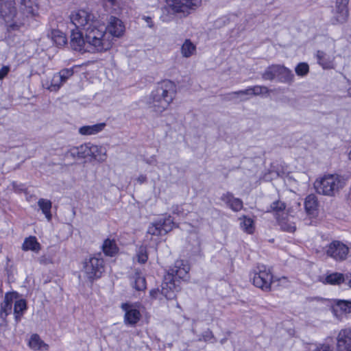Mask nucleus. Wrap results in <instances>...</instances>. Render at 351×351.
<instances>
[{"label":"nucleus","instance_id":"4d7b16f0","mask_svg":"<svg viewBox=\"0 0 351 351\" xmlns=\"http://www.w3.org/2000/svg\"><path fill=\"white\" fill-rule=\"evenodd\" d=\"M248 95H239V98L237 99V101H245L247 100H248L249 97H247ZM249 97H250L249 95Z\"/></svg>","mask_w":351,"mask_h":351},{"label":"nucleus","instance_id":"b1692460","mask_svg":"<svg viewBox=\"0 0 351 351\" xmlns=\"http://www.w3.org/2000/svg\"><path fill=\"white\" fill-rule=\"evenodd\" d=\"M106 127L105 123H97L92 125H84L79 129L82 135H93L101 132Z\"/></svg>","mask_w":351,"mask_h":351},{"label":"nucleus","instance_id":"7ed1b4c3","mask_svg":"<svg viewBox=\"0 0 351 351\" xmlns=\"http://www.w3.org/2000/svg\"><path fill=\"white\" fill-rule=\"evenodd\" d=\"M346 179L339 174H327L316 180L314 187L317 193L326 196H335L346 186Z\"/></svg>","mask_w":351,"mask_h":351},{"label":"nucleus","instance_id":"58836bf2","mask_svg":"<svg viewBox=\"0 0 351 351\" xmlns=\"http://www.w3.org/2000/svg\"><path fill=\"white\" fill-rule=\"evenodd\" d=\"M65 159H81L77 147H73L64 153Z\"/></svg>","mask_w":351,"mask_h":351},{"label":"nucleus","instance_id":"603ef678","mask_svg":"<svg viewBox=\"0 0 351 351\" xmlns=\"http://www.w3.org/2000/svg\"><path fill=\"white\" fill-rule=\"evenodd\" d=\"M10 67L9 66H2L0 68V80L3 79L9 73Z\"/></svg>","mask_w":351,"mask_h":351},{"label":"nucleus","instance_id":"c756f323","mask_svg":"<svg viewBox=\"0 0 351 351\" xmlns=\"http://www.w3.org/2000/svg\"><path fill=\"white\" fill-rule=\"evenodd\" d=\"M279 65L280 64H272L266 68L261 74L262 79L263 80L272 81L278 78Z\"/></svg>","mask_w":351,"mask_h":351},{"label":"nucleus","instance_id":"39448f33","mask_svg":"<svg viewBox=\"0 0 351 351\" xmlns=\"http://www.w3.org/2000/svg\"><path fill=\"white\" fill-rule=\"evenodd\" d=\"M83 265L85 277L90 282L100 278L104 272V261L101 254L85 259Z\"/></svg>","mask_w":351,"mask_h":351},{"label":"nucleus","instance_id":"dca6fc26","mask_svg":"<svg viewBox=\"0 0 351 351\" xmlns=\"http://www.w3.org/2000/svg\"><path fill=\"white\" fill-rule=\"evenodd\" d=\"M106 27V32L110 36V38L112 40L114 37H121L125 31V26L123 22L114 16H110L108 25Z\"/></svg>","mask_w":351,"mask_h":351},{"label":"nucleus","instance_id":"37998d69","mask_svg":"<svg viewBox=\"0 0 351 351\" xmlns=\"http://www.w3.org/2000/svg\"><path fill=\"white\" fill-rule=\"evenodd\" d=\"M198 341H203L205 342H207V341L214 342V341H215V336H214L213 332L211 330H210L209 329H208L200 335L199 338L198 339Z\"/></svg>","mask_w":351,"mask_h":351},{"label":"nucleus","instance_id":"13d9d810","mask_svg":"<svg viewBox=\"0 0 351 351\" xmlns=\"http://www.w3.org/2000/svg\"><path fill=\"white\" fill-rule=\"evenodd\" d=\"M23 315V314H21V313L14 314L15 320H16V322H19L21 320V318Z\"/></svg>","mask_w":351,"mask_h":351},{"label":"nucleus","instance_id":"f257e3e1","mask_svg":"<svg viewBox=\"0 0 351 351\" xmlns=\"http://www.w3.org/2000/svg\"><path fill=\"white\" fill-rule=\"evenodd\" d=\"M176 93V86L173 82L168 80L162 81L149 95L147 101L149 108L157 114H161L173 102Z\"/></svg>","mask_w":351,"mask_h":351},{"label":"nucleus","instance_id":"a18cd8bd","mask_svg":"<svg viewBox=\"0 0 351 351\" xmlns=\"http://www.w3.org/2000/svg\"><path fill=\"white\" fill-rule=\"evenodd\" d=\"M244 90H240L237 91L230 92L224 95V99L226 101H237L239 95H245Z\"/></svg>","mask_w":351,"mask_h":351},{"label":"nucleus","instance_id":"79ce46f5","mask_svg":"<svg viewBox=\"0 0 351 351\" xmlns=\"http://www.w3.org/2000/svg\"><path fill=\"white\" fill-rule=\"evenodd\" d=\"M136 258L139 263H145L148 258L145 247H141L136 253Z\"/></svg>","mask_w":351,"mask_h":351},{"label":"nucleus","instance_id":"e2e57ef3","mask_svg":"<svg viewBox=\"0 0 351 351\" xmlns=\"http://www.w3.org/2000/svg\"><path fill=\"white\" fill-rule=\"evenodd\" d=\"M348 286L351 288V280L348 282Z\"/></svg>","mask_w":351,"mask_h":351},{"label":"nucleus","instance_id":"49530a36","mask_svg":"<svg viewBox=\"0 0 351 351\" xmlns=\"http://www.w3.org/2000/svg\"><path fill=\"white\" fill-rule=\"evenodd\" d=\"M134 287L138 291L144 290L146 288L145 278L142 276H137L135 278Z\"/></svg>","mask_w":351,"mask_h":351},{"label":"nucleus","instance_id":"ddd939ff","mask_svg":"<svg viewBox=\"0 0 351 351\" xmlns=\"http://www.w3.org/2000/svg\"><path fill=\"white\" fill-rule=\"evenodd\" d=\"M190 267L188 263L183 260H177L174 265L169 269L167 275L173 276V279L178 278L186 280L189 278Z\"/></svg>","mask_w":351,"mask_h":351},{"label":"nucleus","instance_id":"3c124183","mask_svg":"<svg viewBox=\"0 0 351 351\" xmlns=\"http://www.w3.org/2000/svg\"><path fill=\"white\" fill-rule=\"evenodd\" d=\"M195 237V245L192 250L193 254H198L200 252V241L198 237L196 235H194Z\"/></svg>","mask_w":351,"mask_h":351},{"label":"nucleus","instance_id":"f3484780","mask_svg":"<svg viewBox=\"0 0 351 351\" xmlns=\"http://www.w3.org/2000/svg\"><path fill=\"white\" fill-rule=\"evenodd\" d=\"M70 44L72 49L75 51L81 53L88 52L86 36L84 38L80 31H71Z\"/></svg>","mask_w":351,"mask_h":351},{"label":"nucleus","instance_id":"bb28decb","mask_svg":"<svg viewBox=\"0 0 351 351\" xmlns=\"http://www.w3.org/2000/svg\"><path fill=\"white\" fill-rule=\"evenodd\" d=\"M317 62L323 69H330L332 67L333 58L322 51H317L316 54Z\"/></svg>","mask_w":351,"mask_h":351},{"label":"nucleus","instance_id":"1a4fd4ad","mask_svg":"<svg viewBox=\"0 0 351 351\" xmlns=\"http://www.w3.org/2000/svg\"><path fill=\"white\" fill-rule=\"evenodd\" d=\"M72 24L77 28H82L86 30V27L91 25L95 21H97V17L93 13L85 10H78L71 13L70 16Z\"/></svg>","mask_w":351,"mask_h":351},{"label":"nucleus","instance_id":"052dcab7","mask_svg":"<svg viewBox=\"0 0 351 351\" xmlns=\"http://www.w3.org/2000/svg\"><path fill=\"white\" fill-rule=\"evenodd\" d=\"M348 197H349L350 200H351V188H350V190L348 193Z\"/></svg>","mask_w":351,"mask_h":351},{"label":"nucleus","instance_id":"864d4df0","mask_svg":"<svg viewBox=\"0 0 351 351\" xmlns=\"http://www.w3.org/2000/svg\"><path fill=\"white\" fill-rule=\"evenodd\" d=\"M147 24V26L150 28H153L154 26V24L152 21V19L150 16H143L142 18Z\"/></svg>","mask_w":351,"mask_h":351},{"label":"nucleus","instance_id":"393cba45","mask_svg":"<svg viewBox=\"0 0 351 351\" xmlns=\"http://www.w3.org/2000/svg\"><path fill=\"white\" fill-rule=\"evenodd\" d=\"M28 345L31 349L35 351L41 350H48L49 349V346L37 334H34L31 336Z\"/></svg>","mask_w":351,"mask_h":351},{"label":"nucleus","instance_id":"c85d7f7f","mask_svg":"<svg viewBox=\"0 0 351 351\" xmlns=\"http://www.w3.org/2000/svg\"><path fill=\"white\" fill-rule=\"evenodd\" d=\"M104 253L108 256H113L118 252V247L114 239H106L103 243Z\"/></svg>","mask_w":351,"mask_h":351},{"label":"nucleus","instance_id":"69168bd1","mask_svg":"<svg viewBox=\"0 0 351 351\" xmlns=\"http://www.w3.org/2000/svg\"><path fill=\"white\" fill-rule=\"evenodd\" d=\"M1 293H2V291H1V290H0V295L1 294Z\"/></svg>","mask_w":351,"mask_h":351},{"label":"nucleus","instance_id":"4468645a","mask_svg":"<svg viewBox=\"0 0 351 351\" xmlns=\"http://www.w3.org/2000/svg\"><path fill=\"white\" fill-rule=\"evenodd\" d=\"M178 289L176 279L171 275H165L162 283L161 293L167 299L172 300L176 297V291Z\"/></svg>","mask_w":351,"mask_h":351},{"label":"nucleus","instance_id":"473e14b6","mask_svg":"<svg viewBox=\"0 0 351 351\" xmlns=\"http://www.w3.org/2000/svg\"><path fill=\"white\" fill-rule=\"evenodd\" d=\"M51 202L49 199L40 198L38 202V205L41 209L43 213L45 215L48 221L51 219Z\"/></svg>","mask_w":351,"mask_h":351},{"label":"nucleus","instance_id":"e433bc0d","mask_svg":"<svg viewBox=\"0 0 351 351\" xmlns=\"http://www.w3.org/2000/svg\"><path fill=\"white\" fill-rule=\"evenodd\" d=\"M345 280L344 276L340 273H333L328 275L324 281V283L330 285H339Z\"/></svg>","mask_w":351,"mask_h":351},{"label":"nucleus","instance_id":"a211bd4d","mask_svg":"<svg viewBox=\"0 0 351 351\" xmlns=\"http://www.w3.org/2000/svg\"><path fill=\"white\" fill-rule=\"evenodd\" d=\"M337 351H351V329L341 330L337 336Z\"/></svg>","mask_w":351,"mask_h":351},{"label":"nucleus","instance_id":"a19ab883","mask_svg":"<svg viewBox=\"0 0 351 351\" xmlns=\"http://www.w3.org/2000/svg\"><path fill=\"white\" fill-rule=\"evenodd\" d=\"M279 226L282 230L288 232H293L295 230V224L286 220L279 221Z\"/></svg>","mask_w":351,"mask_h":351},{"label":"nucleus","instance_id":"680f3d73","mask_svg":"<svg viewBox=\"0 0 351 351\" xmlns=\"http://www.w3.org/2000/svg\"><path fill=\"white\" fill-rule=\"evenodd\" d=\"M348 157H349V159L351 160V150L349 152Z\"/></svg>","mask_w":351,"mask_h":351},{"label":"nucleus","instance_id":"5fc2aeb1","mask_svg":"<svg viewBox=\"0 0 351 351\" xmlns=\"http://www.w3.org/2000/svg\"><path fill=\"white\" fill-rule=\"evenodd\" d=\"M136 180L137 182L139 183V184H143L144 182H145L147 181V177L145 175H140L137 178H136Z\"/></svg>","mask_w":351,"mask_h":351},{"label":"nucleus","instance_id":"aec40b11","mask_svg":"<svg viewBox=\"0 0 351 351\" xmlns=\"http://www.w3.org/2000/svg\"><path fill=\"white\" fill-rule=\"evenodd\" d=\"M20 14L25 17L35 16L38 13V6L36 0H21Z\"/></svg>","mask_w":351,"mask_h":351},{"label":"nucleus","instance_id":"0eeeda50","mask_svg":"<svg viewBox=\"0 0 351 351\" xmlns=\"http://www.w3.org/2000/svg\"><path fill=\"white\" fill-rule=\"evenodd\" d=\"M73 69H63L51 78L43 82V86L51 92H57L67 80L73 75Z\"/></svg>","mask_w":351,"mask_h":351},{"label":"nucleus","instance_id":"7c9ffc66","mask_svg":"<svg viewBox=\"0 0 351 351\" xmlns=\"http://www.w3.org/2000/svg\"><path fill=\"white\" fill-rule=\"evenodd\" d=\"M333 313L337 315L339 311L345 314L351 313V302L349 300H338L332 307Z\"/></svg>","mask_w":351,"mask_h":351},{"label":"nucleus","instance_id":"6e6552de","mask_svg":"<svg viewBox=\"0 0 351 351\" xmlns=\"http://www.w3.org/2000/svg\"><path fill=\"white\" fill-rule=\"evenodd\" d=\"M167 5L173 13L188 16L202 4V0H166Z\"/></svg>","mask_w":351,"mask_h":351},{"label":"nucleus","instance_id":"de8ad7c7","mask_svg":"<svg viewBox=\"0 0 351 351\" xmlns=\"http://www.w3.org/2000/svg\"><path fill=\"white\" fill-rule=\"evenodd\" d=\"M90 144H84L78 146L77 148L80 152V158H85L89 156L90 152Z\"/></svg>","mask_w":351,"mask_h":351},{"label":"nucleus","instance_id":"6e6d98bb","mask_svg":"<svg viewBox=\"0 0 351 351\" xmlns=\"http://www.w3.org/2000/svg\"><path fill=\"white\" fill-rule=\"evenodd\" d=\"M39 261L42 264H48L51 263V261L49 258H47L45 256L40 257Z\"/></svg>","mask_w":351,"mask_h":351},{"label":"nucleus","instance_id":"f704fd0d","mask_svg":"<svg viewBox=\"0 0 351 351\" xmlns=\"http://www.w3.org/2000/svg\"><path fill=\"white\" fill-rule=\"evenodd\" d=\"M239 219L241 220V228L248 234H252L254 230L253 220L245 215L240 217Z\"/></svg>","mask_w":351,"mask_h":351},{"label":"nucleus","instance_id":"cd10ccee","mask_svg":"<svg viewBox=\"0 0 351 351\" xmlns=\"http://www.w3.org/2000/svg\"><path fill=\"white\" fill-rule=\"evenodd\" d=\"M269 91L270 90L267 86L256 85L247 87L242 93H244L245 95H250L252 97L263 95L269 93Z\"/></svg>","mask_w":351,"mask_h":351},{"label":"nucleus","instance_id":"09e8293b","mask_svg":"<svg viewBox=\"0 0 351 351\" xmlns=\"http://www.w3.org/2000/svg\"><path fill=\"white\" fill-rule=\"evenodd\" d=\"M312 351H333L332 348L328 343H322L318 345Z\"/></svg>","mask_w":351,"mask_h":351},{"label":"nucleus","instance_id":"72a5a7b5","mask_svg":"<svg viewBox=\"0 0 351 351\" xmlns=\"http://www.w3.org/2000/svg\"><path fill=\"white\" fill-rule=\"evenodd\" d=\"M50 36L53 42L58 47L64 46L66 43V38L65 35L58 29L52 30Z\"/></svg>","mask_w":351,"mask_h":351},{"label":"nucleus","instance_id":"a878e982","mask_svg":"<svg viewBox=\"0 0 351 351\" xmlns=\"http://www.w3.org/2000/svg\"><path fill=\"white\" fill-rule=\"evenodd\" d=\"M278 81L282 83H291L293 81L294 75L288 68L279 65Z\"/></svg>","mask_w":351,"mask_h":351},{"label":"nucleus","instance_id":"5701e85b","mask_svg":"<svg viewBox=\"0 0 351 351\" xmlns=\"http://www.w3.org/2000/svg\"><path fill=\"white\" fill-rule=\"evenodd\" d=\"M41 245L38 242L37 239L34 236H30L25 238L23 245L22 250L23 251H32L34 252H38L40 250Z\"/></svg>","mask_w":351,"mask_h":351},{"label":"nucleus","instance_id":"bf43d9fd","mask_svg":"<svg viewBox=\"0 0 351 351\" xmlns=\"http://www.w3.org/2000/svg\"><path fill=\"white\" fill-rule=\"evenodd\" d=\"M348 95L351 97V86L347 90Z\"/></svg>","mask_w":351,"mask_h":351},{"label":"nucleus","instance_id":"4c0bfd02","mask_svg":"<svg viewBox=\"0 0 351 351\" xmlns=\"http://www.w3.org/2000/svg\"><path fill=\"white\" fill-rule=\"evenodd\" d=\"M27 309L26 301L23 299L18 300L14 303V314H23Z\"/></svg>","mask_w":351,"mask_h":351},{"label":"nucleus","instance_id":"f8f14e48","mask_svg":"<svg viewBox=\"0 0 351 351\" xmlns=\"http://www.w3.org/2000/svg\"><path fill=\"white\" fill-rule=\"evenodd\" d=\"M326 254L337 261H343L346 259L349 252V247L339 241H333L326 250Z\"/></svg>","mask_w":351,"mask_h":351},{"label":"nucleus","instance_id":"c9c22d12","mask_svg":"<svg viewBox=\"0 0 351 351\" xmlns=\"http://www.w3.org/2000/svg\"><path fill=\"white\" fill-rule=\"evenodd\" d=\"M195 50V45L190 40L186 39L182 46L181 53L184 57L189 58L194 53Z\"/></svg>","mask_w":351,"mask_h":351},{"label":"nucleus","instance_id":"423d86ee","mask_svg":"<svg viewBox=\"0 0 351 351\" xmlns=\"http://www.w3.org/2000/svg\"><path fill=\"white\" fill-rule=\"evenodd\" d=\"M253 285L263 291H270L273 282V274L269 268L258 265L250 274Z\"/></svg>","mask_w":351,"mask_h":351},{"label":"nucleus","instance_id":"2eb2a0df","mask_svg":"<svg viewBox=\"0 0 351 351\" xmlns=\"http://www.w3.org/2000/svg\"><path fill=\"white\" fill-rule=\"evenodd\" d=\"M121 308L125 312L124 322L127 325L134 326L141 319L140 311L132 304H122Z\"/></svg>","mask_w":351,"mask_h":351},{"label":"nucleus","instance_id":"4be33fe9","mask_svg":"<svg viewBox=\"0 0 351 351\" xmlns=\"http://www.w3.org/2000/svg\"><path fill=\"white\" fill-rule=\"evenodd\" d=\"M89 156L98 162H104L106 159V148L101 146L90 144Z\"/></svg>","mask_w":351,"mask_h":351},{"label":"nucleus","instance_id":"20e7f679","mask_svg":"<svg viewBox=\"0 0 351 351\" xmlns=\"http://www.w3.org/2000/svg\"><path fill=\"white\" fill-rule=\"evenodd\" d=\"M14 5L13 0H0V16L12 29L23 24V16L17 12Z\"/></svg>","mask_w":351,"mask_h":351},{"label":"nucleus","instance_id":"0e129e2a","mask_svg":"<svg viewBox=\"0 0 351 351\" xmlns=\"http://www.w3.org/2000/svg\"><path fill=\"white\" fill-rule=\"evenodd\" d=\"M154 293H155V291H153V290H152V291H150V293H151L152 295Z\"/></svg>","mask_w":351,"mask_h":351},{"label":"nucleus","instance_id":"2f4dec72","mask_svg":"<svg viewBox=\"0 0 351 351\" xmlns=\"http://www.w3.org/2000/svg\"><path fill=\"white\" fill-rule=\"evenodd\" d=\"M317 202L316 197L314 195H308L304 201V208L308 215H313L316 210Z\"/></svg>","mask_w":351,"mask_h":351},{"label":"nucleus","instance_id":"f03ea898","mask_svg":"<svg viewBox=\"0 0 351 351\" xmlns=\"http://www.w3.org/2000/svg\"><path fill=\"white\" fill-rule=\"evenodd\" d=\"M84 31L88 52H103L112 47V39L106 32V27L100 20L95 21Z\"/></svg>","mask_w":351,"mask_h":351},{"label":"nucleus","instance_id":"9d476101","mask_svg":"<svg viewBox=\"0 0 351 351\" xmlns=\"http://www.w3.org/2000/svg\"><path fill=\"white\" fill-rule=\"evenodd\" d=\"M348 3L346 0H336L331 11L330 23L332 25H341L347 22L349 16Z\"/></svg>","mask_w":351,"mask_h":351},{"label":"nucleus","instance_id":"ea45409f","mask_svg":"<svg viewBox=\"0 0 351 351\" xmlns=\"http://www.w3.org/2000/svg\"><path fill=\"white\" fill-rule=\"evenodd\" d=\"M295 71L298 75L304 76L307 75L309 71L308 64L306 62H300L296 66Z\"/></svg>","mask_w":351,"mask_h":351},{"label":"nucleus","instance_id":"412c9836","mask_svg":"<svg viewBox=\"0 0 351 351\" xmlns=\"http://www.w3.org/2000/svg\"><path fill=\"white\" fill-rule=\"evenodd\" d=\"M13 295L6 293L3 302L1 304L0 317L5 320L6 317L12 313Z\"/></svg>","mask_w":351,"mask_h":351},{"label":"nucleus","instance_id":"6ab92c4d","mask_svg":"<svg viewBox=\"0 0 351 351\" xmlns=\"http://www.w3.org/2000/svg\"><path fill=\"white\" fill-rule=\"evenodd\" d=\"M221 200L234 212H239L243 208V201L239 198L235 197L232 193L227 192L223 193L221 197Z\"/></svg>","mask_w":351,"mask_h":351},{"label":"nucleus","instance_id":"9b49d317","mask_svg":"<svg viewBox=\"0 0 351 351\" xmlns=\"http://www.w3.org/2000/svg\"><path fill=\"white\" fill-rule=\"evenodd\" d=\"M175 226L173 219L168 216L154 222L149 226L147 233L155 236L163 235L172 230Z\"/></svg>","mask_w":351,"mask_h":351},{"label":"nucleus","instance_id":"8fccbe9b","mask_svg":"<svg viewBox=\"0 0 351 351\" xmlns=\"http://www.w3.org/2000/svg\"><path fill=\"white\" fill-rule=\"evenodd\" d=\"M117 5L116 0H104V6L107 10L115 9L114 7Z\"/></svg>","mask_w":351,"mask_h":351},{"label":"nucleus","instance_id":"c03bdc74","mask_svg":"<svg viewBox=\"0 0 351 351\" xmlns=\"http://www.w3.org/2000/svg\"><path fill=\"white\" fill-rule=\"evenodd\" d=\"M285 207L286 206L284 202L281 201H276L271 204L270 209L268 211L279 213L283 211L285 209Z\"/></svg>","mask_w":351,"mask_h":351}]
</instances>
